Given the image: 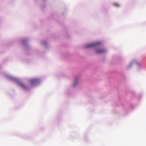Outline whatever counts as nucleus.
Here are the masks:
<instances>
[{
  "label": "nucleus",
  "instance_id": "nucleus-7",
  "mask_svg": "<svg viewBox=\"0 0 146 146\" xmlns=\"http://www.w3.org/2000/svg\"><path fill=\"white\" fill-rule=\"evenodd\" d=\"M76 82H75V83H74V86H76Z\"/></svg>",
  "mask_w": 146,
  "mask_h": 146
},
{
  "label": "nucleus",
  "instance_id": "nucleus-1",
  "mask_svg": "<svg viewBox=\"0 0 146 146\" xmlns=\"http://www.w3.org/2000/svg\"><path fill=\"white\" fill-rule=\"evenodd\" d=\"M106 51V50L105 49H100L96 51V53L98 54L103 53L105 52Z\"/></svg>",
  "mask_w": 146,
  "mask_h": 146
},
{
  "label": "nucleus",
  "instance_id": "nucleus-2",
  "mask_svg": "<svg viewBox=\"0 0 146 146\" xmlns=\"http://www.w3.org/2000/svg\"><path fill=\"white\" fill-rule=\"evenodd\" d=\"M19 84L22 88L25 89H27V86L23 83L19 82Z\"/></svg>",
  "mask_w": 146,
  "mask_h": 146
},
{
  "label": "nucleus",
  "instance_id": "nucleus-5",
  "mask_svg": "<svg viewBox=\"0 0 146 146\" xmlns=\"http://www.w3.org/2000/svg\"><path fill=\"white\" fill-rule=\"evenodd\" d=\"M113 5L116 6V7H118L120 6V5L117 3H114L113 4Z\"/></svg>",
  "mask_w": 146,
  "mask_h": 146
},
{
  "label": "nucleus",
  "instance_id": "nucleus-3",
  "mask_svg": "<svg viewBox=\"0 0 146 146\" xmlns=\"http://www.w3.org/2000/svg\"><path fill=\"white\" fill-rule=\"evenodd\" d=\"M101 44V43L100 42H98L95 43H93L92 44V46H97L99 45H100Z\"/></svg>",
  "mask_w": 146,
  "mask_h": 146
},
{
  "label": "nucleus",
  "instance_id": "nucleus-6",
  "mask_svg": "<svg viewBox=\"0 0 146 146\" xmlns=\"http://www.w3.org/2000/svg\"><path fill=\"white\" fill-rule=\"evenodd\" d=\"M91 47V44L87 45L85 46V47L86 48H89V47Z\"/></svg>",
  "mask_w": 146,
  "mask_h": 146
},
{
  "label": "nucleus",
  "instance_id": "nucleus-4",
  "mask_svg": "<svg viewBox=\"0 0 146 146\" xmlns=\"http://www.w3.org/2000/svg\"><path fill=\"white\" fill-rule=\"evenodd\" d=\"M37 81V80L36 79H34L31 80L30 82L31 84H33L36 83Z\"/></svg>",
  "mask_w": 146,
  "mask_h": 146
}]
</instances>
